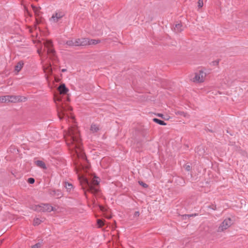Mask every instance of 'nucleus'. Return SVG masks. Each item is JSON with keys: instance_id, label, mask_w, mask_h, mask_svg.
<instances>
[{"instance_id": "nucleus-32", "label": "nucleus", "mask_w": 248, "mask_h": 248, "mask_svg": "<svg viewBox=\"0 0 248 248\" xmlns=\"http://www.w3.org/2000/svg\"><path fill=\"white\" fill-rule=\"evenodd\" d=\"M10 95H5L4 96V99L6 100H5V103H9V102H10Z\"/></svg>"}, {"instance_id": "nucleus-25", "label": "nucleus", "mask_w": 248, "mask_h": 248, "mask_svg": "<svg viewBox=\"0 0 248 248\" xmlns=\"http://www.w3.org/2000/svg\"><path fill=\"white\" fill-rule=\"evenodd\" d=\"M41 222V220L39 218H36L34 219L33 224L34 226H36L40 224Z\"/></svg>"}, {"instance_id": "nucleus-22", "label": "nucleus", "mask_w": 248, "mask_h": 248, "mask_svg": "<svg viewBox=\"0 0 248 248\" xmlns=\"http://www.w3.org/2000/svg\"><path fill=\"white\" fill-rule=\"evenodd\" d=\"M40 207H41L40 204L34 205L32 206L31 209L37 212H41V209Z\"/></svg>"}, {"instance_id": "nucleus-23", "label": "nucleus", "mask_w": 248, "mask_h": 248, "mask_svg": "<svg viewBox=\"0 0 248 248\" xmlns=\"http://www.w3.org/2000/svg\"><path fill=\"white\" fill-rule=\"evenodd\" d=\"M176 115L183 116L184 117H186L187 116V114L184 111H177L175 112Z\"/></svg>"}, {"instance_id": "nucleus-2", "label": "nucleus", "mask_w": 248, "mask_h": 248, "mask_svg": "<svg viewBox=\"0 0 248 248\" xmlns=\"http://www.w3.org/2000/svg\"><path fill=\"white\" fill-rule=\"evenodd\" d=\"M99 182L94 177L92 180V182H90L87 179L83 178V182L82 183V187L84 190L86 189L84 191V194L86 195V191L91 192L93 194H96L99 192V189L97 186L99 185Z\"/></svg>"}, {"instance_id": "nucleus-5", "label": "nucleus", "mask_w": 248, "mask_h": 248, "mask_svg": "<svg viewBox=\"0 0 248 248\" xmlns=\"http://www.w3.org/2000/svg\"><path fill=\"white\" fill-rule=\"evenodd\" d=\"M206 76V74L203 71L201 70L198 73L195 74V76L193 78V81L198 83L203 82L204 78Z\"/></svg>"}, {"instance_id": "nucleus-40", "label": "nucleus", "mask_w": 248, "mask_h": 248, "mask_svg": "<svg viewBox=\"0 0 248 248\" xmlns=\"http://www.w3.org/2000/svg\"><path fill=\"white\" fill-rule=\"evenodd\" d=\"M2 243V240H0V245Z\"/></svg>"}, {"instance_id": "nucleus-38", "label": "nucleus", "mask_w": 248, "mask_h": 248, "mask_svg": "<svg viewBox=\"0 0 248 248\" xmlns=\"http://www.w3.org/2000/svg\"><path fill=\"white\" fill-rule=\"evenodd\" d=\"M158 116L159 117H161L163 118V114H158Z\"/></svg>"}, {"instance_id": "nucleus-8", "label": "nucleus", "mask_w": 248, "mask_h": 248, "mask_svg": "<svg viewBox=\"0 0 248 248\" xmlns=\"http://www.w3.org/2000/svg\"><path fill=\"white\" fill-rule=\"evenodd\" d=\"M10 102L11 103H16L25 101L26 98L20 95H10Z\"/></svg>"}, {"instance_id": "nucleus-11", "label": "nucleus", "mask_w": 248, "mask_h": 248, "mask_svg": "<svg viewBox=\"0 0 248 248\" xmlns=\"http://www.w3.org/2000/svg\"><path fill=\"white\" fill-rule=\"evenodd\" d=\"M58 91L61 94H65L68 92V89L64 83L61 84L58 87Z\"/></svg>"}, {"instance_id": "nucleus-10", "label": "nucleus", "mask_w": 248, "mask_h": 248, "mask_svg": "<svg viewBox=\"0 0 248 248\" xmlns=\"http://www.w3.org/2000/svg\"><path fill=\"white\" fill-rule=\"evenodd\" d=\"M40 208L41 209V212H50L53 210V207L51 206L49 204L42 203L40 204Z\"/></svg>"}, {"instance_id": "nucleus-9", "label": "nucleus", "mask_w": 248, "mask_h": 248, "mask_svg": "<svg viewBox=\"0 0 248 248\" xmlns=\"http://www.w3.org/2000/svg\"><path fill=\"white\" fill-rule=\"evenodd\" d=\"M64 16V14L62 12H56L53 14L51 19L54 22H57L61 18Z\"/></svg>"}, {"instance_id": "nucleus-18", "label": "nucleus", "mask_w": 248, "mask_h": 248, "mask_svg": "<svg viewBox=\"0 0 248 248\" xmlns=\"http://www.w3.org/2000/svg\"><path fill=\"white\" fill-rule=\"evenodd\" d=\"M75 39L72 38L71 40H69L65 42V44L69 46H76V44L75 43Z\"/></svg>"}, {"instance_id": "nucleus-30", "label": "nucleus", "mask_w": 248, "mask_h": 248, "mask_svg": "<svg viewBox=\"0 0 248 248\" xmlns=\"http://www.w3.org/2000/svg\"><path fill=\"white\" fill-rule=\"evenodd\" d=\"M35 180L33 178H29L28 180V182L30 184H32L34 183Z\"/></svg>"}, {"instance_id": "nucleus-31", "label": "nucleus", "mask_w": 248, "mask_h": 248, "mask_svg": "<svg viewBox=\"0 0 248 248\" xmlns=\"http://www.w3.org/2000/svg\"><path fill=\"white\" fill-rule=\"evenodd\" d=\"M197 216V214H190V215H184L183 216V217L184 218H186V217H194V216Z\"/></svg>"}, {"instance_id": "nucleus-1", "label": "nucleus", "mask_w": 248, "mask_h": 248, "mask_svg": "<svg viewBox=\"0 0 248 248\" xmlns=\"http://www.w3.org/2000/svg\"><path fill=\"white\" fill-rule=\"evenodd\" d=\"M66 143L69 150L78 158L86 160V156L83 152L82 144L79 131L76 127H70L64 135Z\"/></svg>"}, {"instance_id": "nucleus-20", "label": "nucleus", "mask_w": 248, "mask_h": 248, "mask_svg": "<svg viewBox=\"0 0 248 248\" xmlns=\"http://www.w3.org/2000/svg\"><path fill=\"white\" fill-rule=\"evenodd\" d=\"M100 42V40L99 39H89V42L88 43V45H96Z\"/></svg>"}, {"instance_id": "nucleus-17", "label": "nucleus", "mask_w": 248, "mask_h": 248, "mask_svg": "<svg viewBox=\"0 0 248 248\" xmlns=\"http://www.w3.org/2000/svg\"><path fill=\"white\" fill-rule=\"evenodd\" d=\"M64 187L67 189V191L69 192H70L71 190L73 188V185L67 182H65L64 183Z\"/></svg>"}, {"instance_id": "nucleus-4", "label": "nucleus", "mask_w": 248, "mask_h": 248, "mask_svg": "<svg viewBox=\"0 0 248 248\" xmlns=\"http://www.w3.org/2000/svg\"><path fill=\"white\" fill-rule=\"evenodd\" d=\"M232 220L231 218L229 217L226 218L224 220V221L221 223L220 226L218 227L217 229L218 232H221L224 231V230L228 229L232 225Z\"/></svg>"}, {"instance_id": "nucleus-29", "label": "nucleus", "mask_w": 248, "mask_h": 248, "mask_svg": "<svg viewBox=\"0 0 248 248\" xmlns=\"http://www.w3.org/2000/svg\"><path fill=\"white\" fill-rule=\"evenodd\" d=\"M139 183L140 186H142L144 188L148 187V185L142 181H139Z\"/></svg>"}, {"instance_id": "nucleus-15", "label": "nucleus", "mask_w": 248, "mask_h": 248, "mask_svg": "<svg viewBox=\"0 0 248 248\" xmlns=\"http://www.w3.org/2000/svg\"><path fill=\"white\" fill-rule=\"evenodd\" d=\"M24 65V62L22 61H19L15 67V70L17 73H18L22 68Z\"/></svg>"}, {"instance_id": "nucleus-41", "label": "nucleus", "mask_w": 248, "mask_h": 248, "mask_svg": "<svg viewBox=\"0 0 248 248\" xmlns=\"http://www.w3.org/2000/svg\"><path fill=\"white\" fill-rule=\"evenodd\" d=\"M198 149H199V150H201V147H198Z\"/></svg>"}, {"instance_id": "nucleus-16", "label": "nucleus", "mask_w": 248, "mask_h": 248, "mask_svg": "<svg viewBox=\"0 0 248 248\" xmlns=\"http://www.w3.org/2000/svg\"><path fill=\"white\" fill-rule=\"evenodd\" d=\"M35 164H36V165L38 167H40V168H41L42 169H46V167L45 163L43 161H42L41 160H37V161H36L35 162Z\"/></svg>"}, {"instance_id": "nucleus-26", "label": "nucleus", "mask_w": 248, "mask_h": 248, "mask_svg": "<svg viewBox=\"0 0 248 248\" xmlns=\"http://www.w3.org/2000/svg\"><path fill=\"white\" fill-rule=\"evenodd\" d=\"M203 5V0H199L198 1V7L199 8H201Z\"/></svg>"}, {"instance_id": "nucleus-21", "label": "nucleus", "mask_w": 248, "mask_h": 248, "mask_svg": "<svg viewBox=\"0 0 248 248\" xmlns=\"http://www.w3.org/2000/svg\"><path fill=\"white\" fill-rule=\"evenodd\" d=\"M153 121L155 123L162 125H166V124L162 120H159L157 118H154L153 119Z\"/></svg>"}, {"instance_id": "nucleus-7", "label": "nucleus", "mask_w": 248, "mask_h": 248, "mask_svg": "<svg viewBox=\"0 0 248 248\" xmlns=\"http://www.w3.org/2000/svg\"><path fill=\"white\" fill-rule=\"evenodd\" d=\"M89 42V39L86 38H76L75 39V43L76 46H85L88 45Z\"/></svg>"}, {"instance_id": "nucleus-33", "label": "nucleus", "mask_w": 248, "mask_h": 248, "mask_svg": "<svg viewBox=\"0 0 248 248\" xmlns=\"http://www.w3.org/2000/svg\"><path fill=\"white\" fill-rule=\"evenodd\" d=\"M139 216H140V212L139 211L135 212L134 214V217H139Z\"/></svg>"}, {"instance_id": "nucleus-3", "label": "nucleus", "mask_w": 248, "mask_h": 248, "mask_svg": "<svg viewBox=\"0 0 248 248\" xmlns=\"http://www.w3.org/2000/svg\"><path fill=\"white\" fill-rule=\"evenodd\" d=\"M44 45L47 48V55L49 56L50 59H55L56 51L53 48L52 42L51 40H46L44 41Z\"/></svg>"}, {"instance_id": "nucleus-27", "label": "nucleus", "mask_w": 248, "mask_h": 248, "mask_svg": "<svg viewBox=\"0 0 248 248\" xmlns=\"http://www.w3.org/2000/svg\"><path fill=\"white\" fill-rule=\"evenodd\" d=\"M42 244L40 243H37L36 244L33 245L31 248H39L41 247Z\"/></svg>"}, {"instance_id": "nucleus-37", "label": "nucleus", "mask_w": 248, "mask_h": 248, "mask_svg": "<svg viewBox=\"0 0 248 248\" xmlns=\"http://www.w3.org/2000/svg\"><path fill=\"white\" fill-rule=\"evenodd\" d=\"M66 71H67V69H62L61 70V71H62V72H66Z\"/></svg>"}, {"instance_id": "nucleus-28", "label": "nucleus", "mask_w": 248, "mask_h": 248, "mask_svg": "<svg viewBox=\"0 0 248 248\" xmlns=\"http://www.w3.org/2000/svg\"><path fill=\"white\" fill-rule=\"evenodd\" d=\"M185 168L187 171H190L191 170L192 167L191 165L186 164L185 166Z\"/></svg>"}, {"instance_id": "nucleus-42", "label": "nucleus", "mask_w": 248, "mask_h": 248, "mask_svg": "<svg viewBox=\"0 0 248 248\" xmlns=\"http://www.w3.org/2000/svg\"><path fill=\"white\" fill-rule=\"evenodd\" d=\"M213 210H215L216 209V208H212Z\"/></svg>"}, {"instance_id": "nucleus-14", "label": "nucleus", "mask_w": 248, "mask_h": 248, "mask_svg": "<svg viewBox=\"0 0 248 248\" xmlns=\"http://www.w3.org/2000/svg\"><path fill=\"white\" fill-rule=\"evenodd\" d=\"M174 31L176 33H180L183 31V29L182 28V25L181 23L176 24L173 28Z\"/></svg>"}, {"instance_id": "nucleus-36", "label": "nucleus", "mask_w": 248, "mask_h": 248, "mask_svg": "<svg viewBox=\"0 0 248 248\" xmlns=\"http://www.w3.org/2000/svg\"><path fill=\"white\" fill-rule=\"evenodd\" d=\"M37 52L39 54V55L41 56V54H42V50H41V48L40 49H38L37 50Z\"/></svg>"}, {"instance_id": "nucleus-39", "label": "nucleus", "mask_w": 248, "mask_h": 248, "mask_svg": "<svg viewBox=\"0 0 248 248\" xmlns=\"http://www.w3.org/2000/svg\"><path fill=\"white\" fill-rule=\"evenodd\" d=\"M57 100L59 101H61V99L58 97V98L57 99Z\"/></svg>"}, {"instance_id": "nucleus-24", "label": "nucleus", "mask_w": 248, "mask_h": 248, "mask_svg": "<svg viewBox=\"0 0 248 248\" xmlns=\"http://www.w3.org/2000/svg\"><path fill=\"white\" fill-rule=\"evenodd\" d=\"M97 224L99 228H101L104 225V222L103 220L98 219L97 220Z\"/></svg>"}, {"instance_id": "nucleus-13", "label": "nucleus", "mask_w": 248, "mask_h": 248, "mask_svg": "<svg viewBox=\"0 0 248 248\" xmlns=\"http://www.w3.org/2000/svg\"><path fill=\"white\" fill-rule=\"evenodd\" d=\"M100 130V127L99 125L96 124H91L90 130L93 132H97Z\"/></svg>"}, {"instance_id": "nucleus-35", "label": "nucleus", "mask_w": 248, "mask_h": 248, "mask_svg": "<svg viewBox=\"0 0 248 248\" xmlns=\"http://www.w3.org/2000/svg\"><path fill=\"white\" fill-rule=\"evenodd\" d=\"M218 63H219L218 60L213 62V65H218Z\"/></svg>"}, {"instance_id": "nucleus-6", "label": "nucleus", "mask_w": 248, "mask_h": 248, "mask_svg": "<svg viewBox=\"0 0 248 248\" xmlns=\"http://www.w3.org/2000/svg\"><path fill=\"white\" fill-rule=\"evenodd\" d=\"M48 194L52 197H55L57 199L61 198L63 196V194L61 190L59 189H49L48 190Z\"/></svg>"}, {"instance_id": "nucleus-34", "label": "nucleus", "mask_w": 248, "mask_h": 248, "mask_svg": "<svg viewBox=\"0 0 248 248\" xmlns=\"http://www.w3.org/2000/svg\"><path fill=\"white\" fill-rule=\"evenodd\" d=\"M5 100L4 99V96L0 97V102L5 103Z\"/></svg>"}, {"instance_id": "nucleus-19", "label": "nucleus", "mask_w": 248, "mask_h": 248, "mask_svg": "<svg viewBox=\"0 0 248 248\" xmlns=\"http://www.w3.org/2000/svg\"><path fill=\"white\" fill-rule=\"evenodd\" d=\"M31 8H32L33 12L35 13V15L36 16H39V13H40V10L41 9V8L40 7H37L33 5H31Z\"/></svg>"}, {"instance_id": "nucleus-12", "label": "nucleus", "mask_w": 248, "mask_h": 248, "mask_svg": "<svg viewBox=\"0 0 248 248\" xmlns=\"http://www.w3.org/2000/svg\"><path fill=\"white\" fill-rule=\"evenodd\" d=\"M65 109L63 107L61 106L60 107H58V115L60 119H62L64 115V111Z\"/></svg>"}]
</instances>
